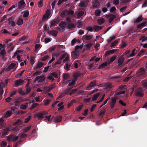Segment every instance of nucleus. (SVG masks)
<instances>
[{"mask_svg":"<svg viewBox=\"0 0 147 147\" xmlns=\"http://www.w3.org/2000/svg\"><path fill=\"white\" fill-rule=\"evenodd\" d=\"M92 45V43L90 42L88 44H87L86 46V49L87 50H89L90 48L91 47Z\"/></svg>","mask_w":147,"mask_h":147,"instance_id":"40","label":"nucleus"},{"mask_svg":"<svg viewBox=\"0 0 147 147\" xmlns=\"http://www.w3.org/2000/svg\"><path fill=\"white\" fill-rule=\"evenodd\" d=\"M59 25L62 30H63L65 27V23L64 22H61L59 24Z\"/></svg>","mask_w":147,"mask_h":147,"instance_id":"36","label":"nucleus"},{"mask_svg":"<svg viewBox=\"0 0 147 147\" xmlns=\"http://www.w3.org/2000/svg\"><path fill=\"white\" fill-rule=\"evenodd\" d=\"M146 22H144L140 24L138 26V28L139 29H141L143 26H145Z\"/></svg>","mask_w":147,"mask_h":147,"instance_id":"32","label":"nucleus"},{"mask_svg":"<svg viewBox=\"0 0 147 147\" xmlns=\"http://www.w3.org/2000/svg\"><path fill=\"white\" fill-rule=\"evenodd\" d=\"M7 145V143L6 142L3 141L1 144V146L2 147H5Z\"/></svg>","mask_w":147,"mask_h":147,"instance_id":"61","label":"nucleus"},{"mask_svg":"<svg viewBox=\"0 0 147 147\" xmlns=\"http://www.w3.org/2000/svg\"><path fill=\"white\" fill-rule=\"evenodd\" d=\"M77 24H78V26H77L78 28H80L82 27V23L81 22H78Z\"/></svg>","mask_w":147,"mask_h":147,"instance_id":"64","label":"nucleus"},{"mask_svg":"<svg viewBox=\"0 0 147 147\" xmlns=\"http://www.w3.org/2000/svg\"><path fill=\"white\" fill-rule=\"evenodd\" d=\"M24 80H21V79H19L15 81V85L16 87H18L19 86H21L22 85H23L24 84Z\"/></svg>","mask_w":147,"mask_h":147,"instance_id":"5","label":"nucleus"},{"mask_svg":"<svg viewBox=\"0 0 147 147\" xmlns=\"http://www.w3.org/2000/svg\"><path fill=\"white\" fill-rule=\"evenodd\" d=\"M83 106V105L82 104H80L78 107L76 109V110L78 111H80L82 109Z\"/></svg>","mask_w":147,"mask_h":147,"instance_id":"49","label":"nucleus"},{"mask_svg":"<svg viewBox=\"0 0 147 147\" xmlns=\"http://www.w3.org/2000/svg\"><path fill=\"white\" fill-rule=\"evenodd\" d=\"M79 55V52L78 51H74L71 53V56L72 58L76 59L78 57Z\"/></svg>","mask_w":147,"mask_h":147,"instance_id":"6","label":"nucleus"},{"mask_svg":"<svg viewBox=\"0 0 147 147\" xmlns=\"http://www.w3.org/2000/svg\"><path fill=\"white\" fill-rule=\"evenodd\" d=\"M103 28V27L98 26H94L93 28L94 29L95 31L97 32L101 30Z\"/></svg>","mask_w":147,"mask_h":147,"instance_id":"28","label":"nucleus"},{"mask_svg":"<svg viewBox=\"0 0 147 147\" xmlns=\"http://www.w3.org/2000/svg\"><path fill=\"white\" fill-rule=\"evenodd\" d=\"M71 66V64L70 63H66L65 66V69L67 71H68L70 69V68Z\"/></svg>","mask_w":147,"mask_h":147,"instance_id":"24","label":"nucleus"},{"mask_svg":"<svg viewBox=\"0 0 147 147\" xmlns=\"http://www.w3.org/2000/svg\"><path fill=\"white\" fill-rule=\"evenodd\" d=\"M107 18H109V23L111 22L113 20L116 18L115 15L113 14H110L107 16Z\"/></svg>","mask_w":147,"mask_h":147,"instance_id":"12","label":"nucleus"},{"mask_svg":"<svg viewBox=\"0 0 147 147\" xmlns=\"http://www.w3.org/2000/svg\"><path fill=\"white\" fill-rule=\"evenodd\" d=\"M18 92L22 95H25V93L21 88L19 89L18 90Z\"/></svg>","mask_w":147,"mask_h":147,"instance_id":"53","label":"nucleus"},{"mask_svg":"<svg viewBox=\"0 0 147 147\" xmlns=\"http://www.w3.org/2000/svg\"><path fill=\"white\" fill-rule=\"evenodd\" d=\"M50 14V11L49 9L47 10L46 12L43 17V19H46L48 18Z\"/></svg>","mask_w":147,"mask_h":147,"instance_id":"18","label":"nucleus"},{"mask_svg":"<svg viewBox=\"0 0 147 147\" xmlns=\"http://www.w3.org/2000/svg\"><path fill=\"white\" fill-rule=\"evenodd\" d=\"M69 59V54L67 53H65L61 55L59 58L58 61L55 63V65L61 64L62 60H63V62L65 63L68 61Z\"/></svg>","mask_w":147,"mask_h":147,"instance_id":"1","label":"nucleus"},{"mask_svg":"<svg viewBox=\"0 0 147 147\" xmlns=\"http://www.w3.org/2000/svg\"><path fill=\"white\" fill-rule=\"evenodd\" d=\"M124 58L123 56L120 57L118 60V65L119 66H121L124 60Z\"/></svg>","mask_w":147,"mask_h":147,"instance_id":"23","label":"nucleus"},{"mask_svg":"<svg viewBox=\"0 0 147 147\" xmlns=\"http://www.w3.org/2000/svg\"><path fill=\"white\" fill-rule=\"evenodd\" d=\"M63 102H61L58 105V106L59 107L58 108V110H62L64 108V106L63 105Z\"/></svg>","mask_w":147,"mask_h":147,"instance_id":"39","label":"nucleus"},{"mask_svg":"<svg viewBox=\"0 0 147 147\" xmlns=\"http://www.w3.org/2000/svg\"><path fill=\"white\" fill-rule=\"evenodd\" d=\"M26 90L27 93V94L29 93L31 91V88L30 86H28V85H26Z\"/></svg>","mask_w":147,"mask_h":147,"instance_id":"51","label":"nucleus"},{"mask_svg":"<svg viewBox=\"0 0 147 147\" xmlns=\"http://www.w3.org/2000/svg\"><path fill=\"white\" fill-rule=\"evenodd\" d=\"M31 125H29L28 127H25L24 129V132H26L31 128Z\"/></svg>","mask_w":147,"mask_h":147,"instance_id":"48","label":"nucleus"},{"mask_svg":"<svg viewBox=\"0 0 147 147\" xmlns=\"http://www.w3.org/2000/svg\"><path fill=\"white\" fill-rule=\"evenodd\" d=\"M100 94V92L97 93L96 94H94L92 98V100L94 101L96 100L97 98L99 97Z\"/></svg>","mask_w":147,"mask_h":147,"instance_id":"22","label":"nucleus"},{"mask_svg":"<svg viewBox=\"0 0 147 147\" xmlns=\"http://www.w3.org/2000/svg\"><path fill=\"white\" fill-rule=\"evenodd\" d=\"M56 20H52L50 22V27L55 26L56 25Z\"/></svg>","mask_w":147,"mask_h":147,"instance_id":"42","label":"nucleus"},{"mask_svg":"<svg viewBox=\"0 0 147 147\" xmlns=\"http://www.w3.org/2000/svg\"><path fill=\"white\" fill-rule=\"evenodd\" d=\"M117 56L116 55L113 56L110 59V62H112L114 61L116 59Z\"/></svg>","mask_w":147,"mask_h":147,"instance_id":"56","label":"nucleus"},{"mask_svg":"<svg viewBox=\"0 0 147 147\" xmlns=\"http://www.w3.org/2000/svg\"><path fill=\"white\" fill-rule=\"evenodd\" d=\"M63 79L65 80H67L69 78V76L67 73L63 74Z\"/></svg>","mask_w":147,"mask_h":147,"instance_id":"38","label":"nucleus"},{"mask_svg":"<svg viewBox=\"0 0 147 147\" xmlns=\"http://www.w3.org/2000/svg\"><path fill=\"white\" fill-rule=\"evenodd\" d=\"M19 137L18 136H15L14 135H11L7 137V140L9 142L12 141L15 142L18 140Z\"/></svg>","mask_w":147,"mask_h":147,"instance_id":"4","label":"nucleus"},{"mask_svg":"<svg viewBox=\"0 0 147 147\" xmlns=\"http://www.w3.org/2000/svg\"><path fill=\"white\" fill-rule=\"evenodd\" d=\"M4 125V120L2 118L0 119V128H2Z\"/></svg>","mask_w":147,"mask_h":147,"instance_id":"45","label":"nucleus"},{"mask_svg":"<svg viewBox=\"0 0 147 147\" xmlns=\"http://www.w3.org/2000/svg\"><path fill=\"white\" fill-rule=\"evenodd\" d=\"M99 5V3L98 0H93L92 1V5L94 7H97Z\"/></svg>","mask_w":147,"mask_h":147,"instance_id":"14","label":"nucleus"},{"mask_svg":"<svg viewBox=\"0 0 147 147\" xmlns=\"http://www.w3.org/2000/svg\"><path fill=\"white\" fill-rule=\"evenodd\" d=\"M22 121L21 120L19 119L16 122L15 124L16 125H19L22 124Z\"/></svg>","mask_w":147,"mask_h":147,"instance_id":"63","label":"nucleus"},{"mask_svg":"<svg viewBox=\"0 0 147 147\" xmlns=\"http://www.w3.org/2000/svg\"><path fill=\"white\" fill-rule=\"evenodd\" d=\"M24 0H21L18 3V6L19 9H22L24 7L26 6V4L24 1Z\"/></svg>","mask_w":147,"mask_h":147,"instance_id":"7","label":"nucleus"},{"mask_svg":"<svg viewBox=\"0 0 147 147\" xmlns=\"http://www.w3.org/2000/svg\"><path fill=\"white\" fill-rule=\"evenodd\" d=\"M48 33L49 34L54 36H56L57 35V31L55 30L49 31Z\"/></svg>","mask_w":147,"mask_h":147,"instance_id":"20","label":"nucleus"},{"mask_svg":"<svg viewBox=\"0 0 147 147\" xmlns=\"http://www.w3.org/2000/svg\"><path fill=\"white\" fill-rule=\"evenodd\" d=\"M136 94L137 96L140 97H142L143 96L141 88H139L137 89L136 92Z\"/></svg>","mask_w":147,"mask_h":147,"instance_id":"17","label":"nucleus"},{"mask_svg":"<svg viewBox=\"0 0 147 147\" xmlns=\"http://www.w3.org/2000/svg\"><path fill=\"white\" fill-rule=\"evenodd\" d=\"M76 80V79H74L72 80H69V86H72L76 84L75 82Z\"/></svg>","mask_w":147,"mask_h":147,"instance_id":"29","label":"nucleus"},{"mask_svg":"<svg viewBox=\"0 0 147 147\" xmlns=\"http://www.w3.org/2000/svg\"><path fill=\"white\" fill-rule=\"evenodd\" d=\"M84 12L82 11L78 12L77 14L78 18H80L84 15Z\"/></svg>","mask_w":147,"mask_h":147,"instance_id":"44","label":"nucleus"},{"mask_svg":"<svg viewBox=\"0 0 147 147\" xmlns=\"http://www.w3.org/2000/svg\"><path fill=\"white\" fill-rule=\"evenodd\" d=\"M118 43V40H115L114 42L111 43V47H113L117 45Z\"/></svg>","mask_w":147,"mask_h":147,"instance_id":"50","label":"nucleus"},{"mask_svg":"<svg viewBox=\"0 0 147 147\" xmlns=\"http://www.w3.org/2000/svg\"><path fill=\"white\" fill-rule=\"evenodd\" d=\"M106 111V109L104 108V109H103L102 111H100V112L99 113V115L100 116H102V115H103L105 113Z\"/></svg>","mask_w":147,"mask_h":147,"instance_id":"62","label":"nucleus"},{"mask_svg":"<svg viewBox=\"0 0 147 147\" xmlns=\"http://www.w3.org/2000/svg\"><path fill=\"white\" fill-rule=\"evenodd\" d=\"M68 27L69 29H73L75 28L76 27V26L73 23H70L68 24Z\"/></svg>","mask_w":147,"mask_h":147,"instance_id":"31","label":"nucleus"},{"mask_svg":"<svg viewBox=\"0 0 147 147\" xmlns=\"http://www.w3.org/2000/svg\"><path fill=\"white\" fill-rule=\"evenodd\" d=\"M9 23L10 25L12 26H14L16 25L15 22L14 21V18L13 17H11L8 19Z\"/></svg>","mask_w":147,"mask_h":147,"instance_id":"8","label":"nucleus"},{"mask_svg":"<svg viewBox=\"0 0 147 147\" xmlns=\"http://www.w3.org/2000/svg\"><path fill=\"white\" fill-rule=\"evenodd\" d=\"M65 11H66V13L69 15H73L74 13V11L71 9L69 10L66 9L65 10Z\"/></svg>","mask_w":147,"mask_h":147,"instance_id":"33","label":"nucleus"},{"mask_svg":"<svg viewBox=\"0 0 147 147\" xmlns=\"http://www.w3.org/2000/svg\"><path fill=\"white\" fill-rule=\"evenodd\" d=\"M97 22L99 24L101 25L105 22V20L103 18L99 19L97 20Z\"/></svg>","mask_w":147,"mask_h":147,"instance_id":"37","label":"nucleus"},{"mask_svg":"<svg viewBox=\"0 0 147 147\" xmlns=\"http://www.w3.org/2000/svg\"><path fill=\"white\" fill-rule=\"evenodd\" d=\"M7 83V80L5 81H1L0 84V89H3V88L6 86Z\"/></svg>","mask_w":147,"mask_h":147,"instance_id":"15","label":"nucleus"},{"mask_svg":"<svg viewBox=\"0 0 147 147\" xmlns=\"http://www.w3.org/2000/svg\"><path fill=\"white\" fill-rule=\"evenodd\" d=\"M101 13V11L100 10H97L95 11V14L96 16H100Z\"/></svg>","mask_w":147,"mask_h":147,"instance_id":"46","label":"nucleus"},{"mask_svg":"<svg viewBox=\"0 0 147 147\" xmlns=\"http://www.w3.org/2000/svg\"><path fill=\"white\" fill-rule=\"evenodd\" d=\"M115 36H112L110 37L107 40L108 42L109 43L111 42V41L115 39Z\"/></svg>","mask_w":147,"mask_h":147,"instance_id":"52","label":"nucleus"},{"mask_svg":"<svg viewBox=\"0 0 147 147\" xmlns=\"http://www.w3.org/2000/svg\"><path fill=\"white\" fill-rule=\"evenodd\" d=\"M45 78V76H39L37 77L36 79V81H38V83H40L44 81Z\"/></svg>","mask_w":147,"mask_h":147,"instance_id":"9","label":"nucleus"},{"mask_svg":"<svg viewBox=\"0 0 147 147\" xmlns=\"http://www.w3.org/2000/svg\"><path fill=\"white\" fill-rule=\"evenodd\" d=\"M24 100L21 98H19L15 100V105L16 106H18L20 104V103L24 102Z\"/></svg>","mask_w":147,"mask_h":147,"instance_id":"11","label":"nucleus"},{"mask_svg":"<svg viewBox=\"0 0 147 147\" xmlns=\"http://www.w3.org/2000/svg\"><path fill=\"white\" fill-rule=\"evenodd\" d=\"M11 130L9 128H7L3 130L2 131V134L3 136L6 135H8L9 133V131H11Z\"/></svg>","mask_w":147,"mask_h":147,"instance_id":"19","label":"nucleus"},{"mask_svg":"<svg viewBox=\"0 0 147 147\" xmlns=\"http://www.w3.org/2000/svg\"><path fill=\"white\" fill-rule=\"evenodd\" d=\"M117 97H112L111 99V108L112 109L114 107V105L116 101Z\"/></svg>","mask_w":147,"mask_h":147,"instance_id":"13","label":"nucleus"},{"mask_svg":"<svg viewBox=\"0 0 147 147\" xmlns=\"http://www.w3.org/2000/svg\"><path fill=\"white\" fill-rule=\"evenodd\" d=\"M108 65V63L105 62L102 63L99 66V68L101 69L104 68L105 67L107 66Z\"/></svg>","mask_w":147,"mask_h":147,"instance_id":"41","label":"nucleus"},{"mask_svg":"<svg viewBox=\"0 0 147 147\" xmlns=\"http://www.w3.org/2000/svg\"><path fill=\"white\" fill-rule=\"evenodd\" d=\"M135 49H133L131 51L130 50H127L125 53V55L128 57H132L134 56L136 54L135 52Z\"/></svg>","mask_w":147,"mask_h":147,"instance_id":"3","label":"nucleus"},{"mask_svg":"<svg viewBox=\"0 0 147 147\" xmlns=\"http://www.w3.org/2000/svg\"><path fill=\"white\" fill-rule=\"evenodd\" d=\"M16 66V63H12L10 64L7 68V70H9L13 69Z\"/></svg>","mask_w":147,"mask_h":147,"instance_id":"21","label":"nucleus"},{"mask_svg":"<svg viewBox=\"0 0 147 147\" xmlns=\"http://www.w3.org/2000/svg\"><path fill=\"white\" fill-rule=\"evenodd\" d=\"M23 23V20L22 18H19L16 22V24L19 26L22 24Z\"/></svg>","mask_w":147,"mask_h":147,"instance_id":"35","label":"nucleus"},{"mask_svg":"<svg viewBox=\"0 0 147 147\" xmlns=\"http://www.w3.org/2000/svg\"><path fill=\"white\" fill-rule=\"evenodd\" d=\"M62 118V117L61 116H59L55 117L54 121L55 123H59L61 121Z\"/></svg>","mask_w":147,"mask_h":147,"instance_id":"16","label":"nucleus"},{"mask_svg":"<svg viewBox=\"0 0 147 147\" xmlns=\"http://www.w3.org/2000/svg\"><path fill=\"white\" fill-rule=\"evenodd\" d=\"M6 54V51L4 49L2 50L0 52V54L2 55L3 57H4Z\"/></svg>","mask_w":147,"mask_h":147,"instance_id":"59","label":"nucleus"},{"mask_svg":"<svg viewBox=\"0 0 147 147\" xmlns=\"http://www.w3.org/2000/svg\"><path fill=\"white\" fill-rule=\"evenodd\" d=\"M84 37L86 40H89L92 38L93 36L92 35H85L84 36Z\"/></svg>","mask_w":147,"mask_h":147,"instance_id":"30","label":"nucleus"},{"mask_svg":"<svg viewBox=\"0 0 147 147\" xmlns=\"http://www.w3.org/2000/svg\"><path fill=\"white\" fill-rule=\"evenodd\" d=\"M28 107V103H26L24 105H21L20 106V108L22 109H25Z\"/></svg>","mask_w":147,"mask_h":147,"instance_id":"34","label":"nucleus"},{"mask_svg":"<svg viewBox=\"0 0 147 147\" xmlns=\"http://www.w3.org/2000/svg\"><path fill=\"white\" fill-rule=\"evenodd\" d=\"M12 114V112L11 111H8L5 114V117L6 118H8L11 116Z\"/></svg>","mask_w":147,"mask_h":147,"instance_id":"26","label":"nucleus"},{"mask_svg":"<svg viewBox=\"0 0 147 147\" xmlns=\"http://www.w3.org/2000/svg\"><path fill=\"white\" fill-rule=\"evenodd\" d=\"M142 20V16H140L138 18L135 20V22H140Z\"/></svg>","mask_w":147,"mask_h":147,"instance_id":"55","label":"nucleus"},{"mask_svg":"<svg viewBox=\"0 0 147 147\" xmlns=\"http://www.w3.org/2000/svg\"><path fill=\"white\" fill-rule=\"evenodd\" d=\"M88 4V1H82L79 3V6L82 7L86 6Z\"/></svg>","mask_w":147,"mask_h":147,"instance_id":"10","label":"nucleus"},{"mask_svg":"<svg viewBox=\"0 0 147 147\" xmlns=\"http://www.w3.org/2000/svg\"><path fill=\"white\" fill-rule=\"evenodd\" d=\"M145 71L143 69L141 68L139 70V74L140 75H142L145 74Z\"/></svg>","mask_w":147,"mask_h":147,"instance_id":"43","label":"nucleus"},{"mask_svg":"<svg viewBox=\"0 0 147 147\" xmlns=\"http://www.w3.org/2000/svg\"><path fill=\"white\" fill-rule=\"evenodd\" d=\"M43 4V0H40L38 2V7H41Z\"/></svg>","mask_w":147,"mask_h":147,"instance_id":"60","label":"nucleus"},{"mask_svg":"<svg viewBox=\"0 0 147 147\" xmlns=\"http://www.w3.org/2000/svg\"><path fill=\"white\" fill-rule=\"evenodd\" d=\"M142 85L143 87L145 88H147V81H143L142 82Z\"/></svg>","mask_w":147,"mask_h":147,"instance_id":"47","label":"nucleus"},{"mask_svg":"<svg viewBox=\"0 0 147 147\" xmlns=\"http://www.w3.org/2000/svg\"><path fill=\"white\" fill-rule=\"evenodd\" d=\"M29 12L28 11H25L24 13L23 14V17L24 18H26L29 15Z\"/></svg>","mask_w":147,"mask_h":147,"instance_id":"57","label":"nucleus"},{"mask_svg":"<svg viewBox=\"0 0 147 147\" xmlns=\"http://www.w3.org/2000/svg\"><path fill=\"white\" fill-rule=\"evenodd\" d=\"M105 86L107 88H110L112 87L113 86L111 84L109 83L107 84Z\"/></svg>","mask_w":147,"mask_h":147,"instance_id":"54","label":"nucleus"},{"mask_svg":"<svg viewBox=\"0 0 147 147\" xmlns=\"http://www.w3.org/2000/svg\"><path fill=\"white\" fill-rule=\"evenodd\" d=\"M48 114V112L44 111L42 112H39L38 113L35 115V116L38 118L39 120H41L44 118L45 115H47Z\"/></svg>","mask_w":147,"mask_h":147,"instance_id":"2","label":"nucleus"},{"mask_svg":"<svg viewBox=\"0 0 147 147\" xmlns=\"http://www.w3.org/2000/svg\"><path fill=\"white\" fill-rule=\"evenodd\" d=\"M49 58V56L48 55H46V56L43 57L41 59L42 61H44L47 59Z\"/></svg>","mask_w":147,"mask_h":147,"instance_id":"58","label":"nucleus"},{"mask_svg":"<svg viewBox=\"0 0 147 147\" xmlns=\"http://www.w3.org/2000/svg\"><path fill=\"white\" fill-rule=\"evenodd\" d=\"M44 65V63L42 62H38L35 67V69H37L41 67Z\"/></svg>","mask_w":147,"mask_h":147,"instance_id":"27","label":"nucleus"},{"mask_svg":"<svg viewBox=\"0 0 147 147\" xmlns=\"http://www.w3.org/2000/svg\"><path fill=\"white\" fill-rule=\"evenodd\" d=\"M96 85V81H95L91 82L88 86V88L92 87Z\"/></svg>","mask_w":147,"mask_h":147,"instance_id":"25","label":"nucleus"}]
</instances>
